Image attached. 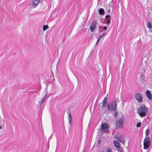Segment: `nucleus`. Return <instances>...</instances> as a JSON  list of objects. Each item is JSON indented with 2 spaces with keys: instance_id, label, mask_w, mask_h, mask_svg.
I'll return each instance as SVG.
<instances>
[{
  "instance_id": "obj_1",
  "label": "nucleus",
  "mask_w": 152,
  "mask_h": 152,
  "mask_svg": "<svg viewBox=\"0 0 152 152\" xmlns=\"http://www.w3.org/2000/svg\"><path fill=\"white\" fill-rule=\"evenodd\" d=\"M148 111V108L144 106H141L138 109L137 113L141 117H144Z\"/></svg>"
},
{
  "instance_id": "obj_2",
  "label": "nucleus",
  "mask_w": 152,
  "mask_h": 152,
  "mask_svg": "<svg viewBox=\"0 0 152 152\" xmlns=\"http://www.w3.org/2000/svg\"><path fill=\"white\" fill-rule=\"evenodd\" d=\"M117 101H114L108 103L107 105L108 110L110 111H115L116 109Z\"/></svg>"
},
{
  "instance_id": "obj_3",
  "label": "nucleus",
  "mask_w": 152,
  "mask_h": 152,
  "mask_svg": "<svg viewBox=\"0 0 152 152\" xmlns=\"http://www.w3.org/2000/svg\"><path fill=\"white\" fill-rule=\"evenodd\" d=\"M124 118H117L116 121L115 126L117 128H122L123 126Z\"/></svg>"
},
{
  "instance_id": "obj_4",
  "label": "nucleus",
  "mask_w": 152,
  "mask_h": 152,
  "mask_svg": "<svg viewBox=\"0 0 152 152\" xmlns=\"http://www.w3.org/2000/svg\"><path fill=\"white\" fill-rule=\"evenodd\" d=\"M109 128L108 125L106 123H104L101 124L100 129L104 133H107L109 130Z\"/></svg>"
},
{
  "instance_id": "obj_5",
  "label": "nucleus",
  "mask_w": 152,
  "mask_h": 152,
  "mask_svg": "<svg viewBox=\"0 0 152 152\" xmlns=\"http://www.w3.org/2000/svg\"><path fill=\"white\" fill-rule=\"evenodd\" d=\"M144 149H147L150 146V141L149 137L145 138L143 142Z\"/></svg>"
},
{
  "instance_id": "obj_6",
  "label": "nucleus",
  "mask_w": 152,
  "mask_h": 152,
  "mask_svg": "<svg viewBox=\"0 0 152 152\" xmlns=\"http://www.w3.org/2000/svg\"><path fill=\"white\" fill-rule=\"evenodd\" d=\"M115 137L116 139L122 143L124 144L125 143V141L124 140V137L121 135L117 134L115 135Z\"/></svg>"
},
{
  "instance_id": "obj_7",
  "label": "nucleus",
  "mask_w": 152,
  "mask_h": 152,
  "mask_svg": "<svg viewBox=\"0 0 152 152\" xmlns=\"http://www.w3.org/2000/svg\"><path fill=\"white\" fill-rule=\"evenodd\" d=\"M97 24V21L96 20H94L91 23L90 30L91 32H93L96 28Z\"/></svg>"
},
{
  "instance_id": "obj_8",
  "label": "nucleus",
  "mask_w": 152,
  "mask_h": 152,
  "mask_svg": "<svg viewBox=\"0 0 152 152\" xmlns=\"http://www.w3.org/2000/svg\"><path fill=\"white\" fill-rule=\"evenodd\" d=\"M40 1V0H32V7L35 8L38 5Z\"/></svg>"
},
{
  "instance_id": "obj_9",
  "label": "nucleus",
  "mask_w": 152,
  "mask_h": 152,
  "mask_svg": "<svg viewBox=\"0 0 152 152\" xmlns=\"http://www.w3.org/2000/svg\"><path fill=\"white\" fill-rule=\"evenodd\" d=\"M102 104L101 106L102 107H104L106 106L107 104V98L105 97L104 98L103 100L102 101V103L99 104V105Z\"/></svg>"
},
{
  "instance_id": "obj_10",
  "label": "nucleus",
  "mask_w": 152,
  "mask_h": 152,
  "mask_svg": "<svg viewBox=\"0 0 152 152\" xmlns=\"http://www.w3.org/2000/svg\"><path fill=\"white\" fill-rule=\"evenodd\" d=\"M136 99L138 101L141 102L142 101V98L140 94L138 93L136 94L135 95Z\"/></svg>"
},
{
  "instance_id": "obj_11",
  "label": "nucleus",
  "mask_w": 152,
  "mask_h": 152,
  "mask_svg": "<svg viewBox=\"0 0 152 152\" xmlns=\"http://www.w3.org/2000/svg\"><path fill=\"white\" fill-rule=\"evenodd\" d=\"M146 94L148 96V98L149 99H152V96L150 91L149 90H147L146 91Z\"/></svg>"
},
{
  "instance_id": "obj_12",
  "label": "nucleus",
  "mask_w": 152,
  "mask_h": 152,
  "mask_svg": "<svg viewBox=\"0 0 152 152\" xmlns=\"http://www.w3.org/2000/svg\"><path fill=\"white\" fill-rule=\"evenodd\" d=\"M69 123V125H70L72 122V116L71 114L69 113L68 115Z\"/></svg>"
},
{
  "instance_id": "obj_13",
  "label": "nucleus",
  "mask_w": 152,
  "mask_h": 152,
  "mask_svg": "<svg viewBox=\"0 0 152 152\" xmlns=\"http://www.w3.org/2000/svg\"><path fill=\"white\" fill-rule=\"evenodd\" d=\"M99 12L100 15H104V9L102 8L100 9L99 11Z\"/></svg>"
},
{
  "instance_id": "obj_14",
  "label": "nucleus",
  "mask_w": 152,
  "mask_h": 152,
  "mask_svg": "<svg viewBox=\"0 0 152 152\" xmlns=\"http://www.w3.org/2000/svg\"><path fill=\"white\" fill-rule=\"evenodd\" d=\"M114 143L115 146L117 148H119V142L117 141H114Z\"/></svg>"
},
{
  "instance_id": "obj_15",
  "label": "nucleus",
  "mask_w": 152,
  "mask_h": 152,
  "mask_svg": "<svg viewBox=\"0 0 152 152\" xmlns=\"http://www.w3.org/2000/svg\"><path fill=\"white\" fill-rule=\"evenodd\" d=\"M147 26L148 27V28H149V29H151L152 28V25H151V23L149 22V21H148V24H147Z\"/></svg>"
},
{
  "instance_id": "obj_16",
  "label": "nucleus",
  "mask_w": 152,
  "mask_h": 152,
  "mask_svg": "<svg viewBox=\"0 0 152 152\" xmlns=\"http://www.w3.org/2000/svg\"><path fill=\"white\" fill-rule=\"evenodd\" d=\"M140 79L141 80L143 81L144 79V77L143 74H142L140 75Z\"/></svg>"
},
{
  "instance_id": "obj_17",
  "label": "nucleus",
  "mask_w": 152,
  "mask_h": 152,
  "mask_svg": "<svg viewBox=\"0 0 152 152\" xmlns=\"http://www.w3.org/2000/svg\"><path fill=\"white\" fill-rule=\"evenodd\" d=\"M105 35V34L104 33L102 34L101 35H100L98 37V40H100L101 38L104 37Z\"/></svg>"
},
{
  "instance_id": "obj_18",
  "label": "nucleus",
  "mask_w": 152,
  "mask_h": 152,
  "mask_svg": "<svg viewBox=\"0 0 152 152\" xmlns=\"http://www.w3.org/2000/svg\"><path fill=\"white\" fill-rule=\"evenodd\" d=\"M105 23H106L107 25H108L110 23V20L109 19H106L105 20Z\"/></svg>"
},
{
  "instance_id": "obj_19",
  "label": "nucleus",
  "mask_w": 152,
  "mask_h": 152,
  "mask_svg": "<svg viewBox=\"0 0 152 152\" xmlns=\"http://www.w3.org/2000/svg\"><path fill=\"white\" fill-rule=\"evenodd\" d=\"M43 30L45 31L48 28V26L44 25L43 27Z\"/></svg>"
},
{
  "instance_id": "obj_20",
  "label": "nucleus",
  "mask_w": 152,
  "mask_h": 152,
  "mask_svg": "<svg viewBox=\"0 0 152 152\" xmlns=\"http://www.w3.org/2000/svg\"><path fill=\"white\" fill-rule=\"evenodd\" d=\"M114 111V116L115 117H117L118 115V113L117 111Z\"/></svg>"
},
{
  "instance_id": "obj_21",
  "label": "nucleus",
  "mask_w": 152,
  "mask_h": 152,
  "mask_svg": "<svg viewBox=\"0 0 152 152\" xmlns=\"http://www.w3.org/2000/svg\"><path fill=\"white\" fill-rule=\"evenodd\" d=\"M47 95H46L45 97L43 98V99L41 100V104H42L44 102V101H45V97Z\"/></svg>"
},
{
  "instance_id": "obj_22",
  "label": "nucleus",
  "mask_w": 152,
  "mask_h": 152,
  "mask_svg": "<svg viewBox=\"0 0 152 152\" xmlns=\"http://www.w3.org/2000/svg\"><path fill=\"white\" fill-rule=\"evenodd\" d=\"M141 124V123H140V122L138 123L136 125V126L137 127H139L140 126Z\"/></svg>"
},
{
  "instance_id": "obj_23",
  "label": "nucleus",
  "mask_w": 152,
  "mask_h": 152,
  "mask_svg": "<svg viewBox=\"0 0 152 152\" xmlns=\"http://www.w3.org/2000/svg\"><path fill=\"white\" fill-rule=\"evenodd\" d=\"M107 29V27H106V26H104L103 27V30H104V31H106V30Z\"/></svg>"
},
{
  "instance_id": "obj_24",
  "label": "nucleus",
  "mask_w": 152,
  "mask_h": 152,
  "mask_svg": "<svg viewBox=\"0 0 152 152\" xmlns=\"http://www.w3.org/2000/svg\"><path fill=\"white\" fill-rule=\"evenodd\" d=\"M110 17V16L108 15H107L106 16V19H108Z\"/></svg>"
},
{
  "instance_id": "obj_25",
  "label": "nucleus",
  "mask_w": 152,
  "mask_h": 152,
  "mask_svg": "<svg viewBox=\"0 0 152 152\" xmlns=\"http://www.w3.org/2000/svg\"><path fill=\"white\" fill-rule=\"evenodd\" d=\"M101 142V140H98V142L99 144Z\"/></svg>"
},
{
  "instance_id": "obj_26",
  "label": "nucleus",
  "mask_w": 152,
  "mask_h": 152,
  "mask_svg": "<svg viewBox=\"0 0 152 152\" xmlns=\"http://www.w3.org/2000/svg\"><path fill=\"white\" fill-rule=\"evenodd\" d=\"M107 152H112V151L110 150H107Z\"/></svg>"
},
{
  "instance_id": "obj_27",
  "label": "nucleus",
  "mask_w": 152,
  "mask_h": 152,
  "mask_svg": "<svg viewBox=\"0 0 152 152\" xmlns=\"http://www.w3.org/2000/svg\"><path fill=\"white\" fill-rule=\"evenodd\" d=\"M99 40H98V39L96 43V45L98 43V42H99Z\"/></svg>"
},
{
  "instance_id": "obj_28",
  "label": "nucleus",
  "mask_w": 152,
  "mask_h": 152,
  "mask_svg": "<svg viewBox=\"0 0 152 152\" xmlns=\"http://www.w3.org/2000/svg\"><path fill=\"white\" fill-rule=\"evenodd\" d=\"M99 40H98V39L96 43V45L98 43V42H99Z\"/></svg>"
},
{
  "instance_id": "obj_29",
  "label": "nucleus",
  "mask_w": 152,
  "mask_h": 152,
  "mask_svg": "<svg viewBox=\"0 0 152 152\" xmlns=\"http://www.w3.org/2000/svg\"><path fill=\"white\" fill-rule=\"evenodd\" d=\"M2 129V127L1 125H0V129Z\"/></svg>"
},
{
  "instance_id": "obj_30",
  "label": "nucleus",
  "mask_w": 152,
  "mask_h": 152,
  "mask_svg": "<svg viewBox=\"0 0 152 152\" xmlns=\"http://www.w3.org/2000/svg\"><path fill=\"white\" fill-rule=\"evenodd\" d=\"M119 151H120V152H122V150H121V149H120V150H119Z\"/></svg>"
}]
</instances>
